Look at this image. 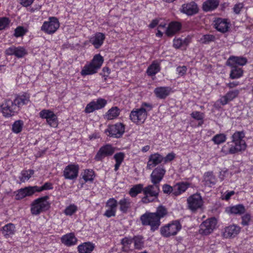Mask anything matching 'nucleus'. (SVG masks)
Instances as JSON below:
<instances>
[{"label": "nucleus", "mask_w": 253, "mask_h": 253, "mask_svg": "<svg viewBox=\"0 0 253 253\" xmlns=\"http://www.w3.org/2000/svg\"><path fill=\"white\" fill-rule=\"evenodd\" d=\"M124 132L125 126L121 123L109 126L105 131L108 136L116 138L120 137Z\"/></svg>", "instance_id": "obj_13"}, {"label": "nucleus", "mask_w": 253, "mask_h": 253, "mask_svg": "<svg viewBox=\"0 0 253 253\" xmlns=\"http://www.w3.org/2000/svg\"><path fill=\"white\" fill-rule=\"evenodd\" d=\"M183 45L182 40L181 39H174L173 46L175 48H179Z\"/></svg>", "instance_id": "obj_61"}, {"label": "nucleus", "mask_w": 253, "mask_h": 253, "mask_svg": "<svg viewBox=\"0 0 253 253\" xmlns=\"http://www.w3.org/2000/svg\"><path fill=\"white\" fill-rule=\"evenodd\" d=\"M247 62V59L245 57L238 56H231L226 62V65L228 66H244Z\"/></svg>", "instance_id": "obj_30"}, {"label": "nucleus", "mask_w": 253, "mask_h": 253, "mask_svg": "<svg viewBox=\"0 0 253 253\" xmlns=\"http://www.w3.org/2000/svg\"><path fill=\"white\" fill-rule=\"evenodd\" d=\"M153 105L150 103L143 102L139 108H134L129 114V119L137 125H141L145 122L148 117V112L152 110Z\"/></svg>", "instance_id": "obj_3"}, {"label": "nucleus", "mask_w": 253, "mask_h": 253, "mask_svg": "<svg viewBox=\"0 0 253 253\" xmlns=\"http://www.w3.org/2000/svg\"><path fill=\"white\" fill-rule=\"evenodd\" d=\"M216 179L212 171H208L204 175V182L205 185L211 187L216 183Z\"/></svg>", "instance_id": "obj_38"}, {"label": "nucleus", "mask_w": 253, "mask_h": 253, "mask_svg": "<svg viewBox=\"0 0 253 253\" xmlns=\"http://www.w3.org/2000/svg\"><path fill=\"white\" fill-rule=\"evenodd\" d=\"M181 28V24L178 22H170L166 30V34L169 37H171L178 32Z\"/></svg>", "instance_id": "obj_35"}, {"label": "nucleus", "mask_w": 253, "mask_h": 253, "mask_svg": "<svg viewBox=\"0 0 253 253\" xmlns=\"http://www.w3.org/2000/svg\"><path fill=\"white\" fill-rule=\"evenodd\" d=\"M52 188L53 187L52 186L51 183L49 182H46L45 183H44L43 185H42L41 187L38 186V192H39L43 190L52 189Z\"/></svg>", "instance_id": "obj_59"}, {"label": "nucleus", "mask_w": 253, "mask_h": 253, "mask_svg": "<svg viewBox=\"0 0 253 253\" xmlns=\"http://www.w3.org/2000/svg\"><path fill=\"white\" fill-rule=\"evenodd\" d=\"M95 177V173L92 169H86L83 173V178L85 182H92Z\"/></svg>", "instance_id": "obj_44"}, {"label": "nucleus", "mask_w": 253, "mask_h": 253, "mask_svg": "<svg viewBox=\"0 0 253 253\" xmlns=\"http://www.w3.org/2000/svg\"><path fill=\"white\" fill-rule=\"evenodd\" d=\"M161 70L160 64L157 61H153L152 64L148 67L146 73L148 76H155Z\"/></svg>", "instance_id": "obj_37"}, {"label": "nucleus", "mask_w": 253, "mask_h": 253, "mask_svg": "<svg viewBox=\"0 0 253 253\" xmlns=\"http://www.w3.org/2000/svg\"><path fill=\"white\" fill-rule=\"evenodd\" d=\"M124 158L125 154L123 152L117 153L114 156V158L115 159L116 162L121 164L123 161Z\"/></svg>", "instance_id": "obj_58"}, {"label": "nucleus", "mask_w": 253, "mask_h": 253, "mask_svg": "<svg viewBox=\"0 0 253 253\" xmlns=\"http://www.w3.org/2000/svg\"><path fill=\"white\" fill-rule=\"evenodd\" d=\"M34 173V170L32 169L22 170L21 173V176L20 177L21 181L24 182L25 181L29 180Z\"/></svg>", "instance_id": "obj_50"}, {"label": "nucleus", "mask_w": 253, "mask_h": 253, "mask_svg": "<svg viewBox=\"0 0 253 253\" xmlns=\"http://www.w3.org/2000/svg\"><path fill=\"white\" fill-rule=\"evenodd\" d=\"M48 199V196H45L34 200L30 205L31 214L33 215H38L48 211L50 208Z\"/></svg>", "instance_id": "obj_4"}, {"label": "nucleus", "mask_w": 253, "mask_h": 253, "mask_svg": "<svg viewBox=\"0 0 253 253\" xmlns=\"http://www.w3.org/2000/svg\"><path fill=\"white\" fill-rule=\"evenodd\" d=\"M163 156L158 153L150 155L147 163V169H151L163 162Z\"/></svg>", "instance_id": "obj_23"}, {"label": "nucleus", "mask_w": 253, "mask_h": 253, "mask_svg": "<svg viewBox=\"0 0 253 253\" xmlns=\"http://www.w3.org/2000/svg\"><path fill=\"white\" fill-rule=\"evenodd\" d=\"M166 172V170L162 165L158 166L153 170L150 175V180L152 184H157L160 185V182L163 180Z\"/></svg>", "instance_id": "obj_15"}, {"label": "nucleus", "mask_w": 253, "mask_h": 253, "mask_svg": "<svg viewBox=\"0 0 253 253\" xmlns=\"http://www.w3.org/2000/svg\"><path fill=\"white\" fill-rule=\"evenodd\" d=\"M105 39V35L102 33H97L89 40V42L96 49L99 48L103 43Z\"/></svg>", "instance_id": "obj_28"}, {"label": "nucleus", "mask_w": 253, "mask_h": 253, "mask_svg": "<svg viewBox=\"0 0 253 253\" xmlns=\"http://www.w3.org/2000/svg\"><path fill=\"white\" fill-rule=\"evenodd\" d=\"M175 157V154L173 153H169L166 157H163L164 164H167L172 161Z\"/></svg>", "instance_id": "obj_57"}, {"label": "nucleus", "mask_w": 253, "mask_h": 253, "mask_svg": "<svg viewBox=\"0 0 253 253\" xmlns=\"http://www.w3.org/2000/svg\"><path fill=\"white\" fill-rule=\"evenodd\" d=\"M5 52L7 55H14L18 58H22L27 54L25 48L22 46H12L6 49Z\"/></svg>", "instance_id": "obj_24"}, {"label": "nucleus", "mask_w": 253, "mask_h": 253, "mask_svg": "<svg viewBox=\"0 0 253 253\" xmlns=\"http://www.w3.org/2000/svg\"><path fill=\"white\" fill-rule=\"evenodd\" d=\"M226 139L227 137L225 134L219 133L214 135L212 138V141L214 143V144L219 145L225 142Z\"/></svg>", "instance_id": "obj_48"}, {"label": "nucleus", "mask_w": 253, "mask_h": 253, "mask_svg": "<svg viewBox=\"0 0 253 253\" xmlns=\"http://www.w3.org/2000/svg\"><path fill=\"white\" fill-rule=\"evenodd\" d=\"M24 126V122L22 120H17L14 122L12 126V130L15 133H19L22 131Z\"/></svg>", "instance_id": "obj_47"}, {"label": "nucleus", "mask_w": 253, "mask_h": 253, "mask_svg": "<svg viewBox=\"0 0 253 253\" xmlns=\"http://www.w3.org/2000/svg\"><path fill=\"white\" fill-rule=\"evenodd\" d=\"M134 248L137 250H141L144 247L143 238L141 236H135L132 238Z\"/></svg>", "instance_id": "obj_45"}, {"label": "nucleus", "mask_w": 253, "mask_h": 253, "mask_svg": "<svg viewBox=\"0 0 253 253\" xmlns=\"http://www.w3.org/2000/svg\"><path fill=\"white\" fill-rule=\"evenodd\" d=\"M60 24L58 19L55 17H51L48 21L43 22L41 30L47 34L54 33L59 28Z\"/></svg>", "instance_id": "obj_10"}, {"label": "nucleus", "mask_w": 253, "mask_h": 253, "mask_svg": "<svg viewBox=\"0 0 253 253\" xmlns=\"http://www.w3.org/2000/svg\"><path fill=\"white\" fill-rule=\"evenodd\" d=\"M182 226L178 220L172 221L160 228L161 235L165 238L176 235L181 230Z\"/></svg>", "instance_id": "obj_7"}, {"label": "nucleus", "mask_w": 253, "mask_h": 253, "mask_svg": "<svg viewBox=\"0 0 253 253\" xmlns=\"http://www.w3.org/2000/svg\"><path fill=\"white\" fill-rule=\"evenodd\" d=\"M191 116L196 120L200 121L199 123V126H201L203 124V119L205 117L204 113H201L199 111H194L191 114Z\"/></svg>", "instance_id": "obj_51"}, {"label": "nucleus", "mask_w": 253, "mask_h": 253, "mask_svg": "<svg viewBox=\"0 0 253 253\" xmlns=\"http://www.w3.org/2000/svg\"><path fill=\"white\" fill-rule=\"evenodd\" d=\"M61 241L65 246L71 247L77 244L78 239L74 233H69L62 236Z\"/></svg>", "instance_id": "obj_27"}, {"label": "nucleus", "mask_w": 253, "mask_h": 253, "mask_svg": "<svg viewBox=\"0 0 253 253\" xmlns=\"http://www.w3.org/2000/svg\"><path fill=\"white\" fill-rule=\"evenodd\" d=\"M78 210V207L74 204H72L65 209L63 213L67 216H72Z\"/></svg>", "instance_id": "obj_46"}, {"label": "nucleus", "mask_w": 253, "mask_h": 253, "mask_svg": "<svg viewBox=\"0 0 253 253\" xmlns=\"http://www.w3.org/2000/svg\"><path fill=\"white\" fill-rule=\"evenodd\" d=\"M131 203L129 199L124 198L118 202V205L120 211L123 213H126L131 209Z\"/></svg>", "instance_id": "obj_33"}, {"label": "nucleus", "mask_w": 253, "mask_h": 253, "mask_svg": "<svg viewBox=\"0 0 253 253\" xmlns=\"http://www.w3.org/2000/svg\"><path fill=\"white\" fill-rule=\"evenodd\" d=\"M218 0H207L202 4V9L204 11H211L215 9L219 5Z\"/></svg>", "instance_id": "obj_34"}, {"label": "nucleus", "mask_w": 253, "mask_h": 253, "mask_svg": "<svg viewBox=\"0 0 253 253\" xmlns=\"http://www.w3.org/2000/svg\"><path fill=\"white\" fill-rule=\"evenodd\" d=\"M239 84V82H230L229 83L226 84V86L229 89H233L237 86Z\"/></svg>", "instance_id": "obj_63"}, {"label": "nucleus", "mask_w": 253, "mask_h": 253, "mask_svg": "<svg viewBox=\"0 0 253 253\" xmlns=\"http://www.w3.org/2000/svg\"><path fill=\"white\" fill-rule=\"evenodd\" d=\"M1 112L5 117H10L17 113L19 109L16 106L13 101L7 99L0 106Z\"/></svg>", "instance_id": "obj_11"}, {"label": "nucleus", "mask_w": 253, "mask_h": 253, "mask_svg": "<svg viewBox=\"0 0 253 253\" xmlns=\"http://www.w3.org/2000/svg\"><path fill=\"white\" fill-rule=\"evenodd\" d=\"M79 166L72 164L67 166L63 170V176L65 179L74 180L77 178L79 171Z\"/></svg>", "instance_id": "obj_16"}, {"label": "nucleus", "mask_w": 253, "mask_h": 253, "mask_svg": "<svg viewBox=\"0 0 253 253\" xmlns=\"http://www.w3.org/2000/svg\"><path fill=\"white\" fill-rule=\"evenodd\" d=\"M115 151V148L111 144H106L101 147L95 156L94 160L102 161L105 157L112 156Z\"/></svg>", "instance_id": "obj_12"}, {"label": "nucleus", "mask_w": 253, "mask_h": 253, "mask_svg": "<svg viewBox=\"0 0 253 253\" xmlns=\"http://www.w3.org/2000/svg\"><path fill=\"white\" fill-rule=\"evenodd\" d=\"M160 186L157 184H152L143 187L144 196L141 198V202L146 204L156 201L160 192Z\"/></svg>", "instance_id": "obj_5"}, {"label": "nucleus", "mask_w": 253, "mask_h": 253, "mask_svg": "<svg viewBox=\"0 0 253 253\" xmlns=\"http://www.w3.org/2000/svg\"><path fill=\"white\" fill-rule=\"evenodd\" d=\"M245 133L243 131H236L232 136V141L224 145L221 152L225 155L234 154L238 152L244 150L246 148V144L243 138Z\"/></svg>", "instance_id": "obj_2"}, {"label": "nucleus", "mask_w": 253, "mask_h": 253, "mask_svg": "<svg viewBox=\"0 0 253 253\" xmlns=\"http://www.w3.org/2000/svg\"><path fill=\"white\" fill-rule=\"evenodd\" d=\"M162 189L165 194H170L172 193L173 195L174 186L172 187L169 184H165L163 185Z\"/></svg>", "instance_id": "obj_54"}, {"label": "nucleus", "mask_w": 253, "mask_h": 253, "mask_svg": "<svg viewBox=\"0 0 253 253\" xmlns=\"http://www.w3.org/2000/svg\"><path fill=\"white\" fill-rule=\"evenodd\" d=\"M133 242V240H132V238L125 237L123 238L121 240V244L123 245L122 247V251L128 253L130 251H131V246Z\"/></svg>", "instance_id": "obj_43"}, {"label": "nucleus", "mask_w": 253, "mask_h": 253, "mask_svg": "<svg viewBox=\"0 0 253 253\" xmlns=\"http://www.w3.org/2000/svg\"><path fill=\"white\" fill-rule=\"evenodd\" d=\"M141 192L143 193V184H137L130 189L128 193L130 197L134 198Z\"/></svg>", "instance_id": "obj_41"}, {"label": "nucleus", "mask_w": 253, "mask_h": 253, "mask_svg": "<svg viewBox=\"0 0 253 253\" xmlns=\"http://www.w3.org/2000/svg\"><path fill=\"white\" fill-rule=\"evenodd\" d=\"M251 221V215L250 213H246L242 216L241 224L243 226H248Z\"/></svg>", "instance_id": "obj_53"}, {"label": "nucleus", "mask_w": 253, "mask_h": 253, "mask_svg": "<svg viewBox=\"0 0 253 253\" xmlns=\"http://www.w3.org/2000/svg\"><path fill=\"white\" fill-rule=\"evenodd\" d=\"M117 206V201L115 198H110L106 203L105 207L107 209L104 213V215L107 217L115 216Z\"/></svg>", "instance_id": "obj_22"}, {"label": "nucleus", "mask_w": 253, "mask_h": 253, "mask_svg": "<svg viewBox=\"0 0 253 253\" xmlns=\"http://www.w3.org/2000/svg\"><path fill=\"white\" fill-rule=\"evenodd\" d=\"M30 95L29 93L24 92L22 95H16L13 101L18 109L23 105H27L30 102Z\"/></svg>", "instance_id": "obj_26"}, {"label": "nucleus", "mask_w": 253, "mask_h": 253, "mask_svg": "<svg viewBox=\"0 0 253 253\" xmlns=\"http://www.w3.org/2000/svg\"><path fill=\"white\" fill-rule=\"evenodd\" d=\"M20 3L23 6L27 7L32 4L34 0H19Z\"/></svg>", "instance_id": "obj_62"}, {"label": "nucleus", "mask_w": 253, "mask_h": 253, "mask_svg": "<svg viewBox=\"0 0 253 253\" xmlns=\"http://www.w3.org/2000/svg\"><path fill=\"white\" fill-rule=\"evenodd\" d=\"M9 20L7 17L0 18V30L4 29L9 24Z\"/></svg>", "instance_id": "obj_55"}, {"label": "nucleus", "mask_w": 253, "mask_h": 253, "mask_svg": "<svg viewBox=\"0 0 253 253\" xmlns=\"http://www.w3.org/2000/svg\"><path fill=\"white\" fill-rule=\"evenodd\" d=\"M244 4L242 2H239L234 5L233 10L236 14H239L241 11L244 8Z\"/></svg>", "instance_id": "obj_56"}, {"label": "nucleus", "mask_w": 253, "mask_h": 253, "mask_svg": "<svg viewBox=\"0 0 253 253\" xmlns=\"http://www.w3.org/2000/svg\"><path fill=\"white\" fill-rule=\"evenodd\" d=\"M40 117L42 119H46L47 123L52 127H57L58 126V120L56 115L53 111L43 109L40 113Z\"/></svg>", "instance_id": "obj_14"}, {"label": "nucleus", "mask_w": 253, "mask_h": 253, "mask_svg": "<svg viewBox=\"0 0 253 253\" xmlns=\"http://www.w3.org/2000/svg\"><path fill=\"white\" fill-rule=\"evenodd\" d=\"M231 70L230 74V78L232 79H238L241 77L243 74V70L238 66H230Z\"/></svg>", "instance_id": "obj_40"}, {"label": "nucleus", "mask_w": 253, "mask_h": 253, "mask_svg": "<svg viewBox=\"0 0 253 253\" xmlns=\"http://www.w3.org/2000/svg\"><path fill=\"white\" fill-rule=\"evenodd\" d=\"M95 247L94 244L87 242L79 245L77 249L79 253H91Z\"/></svg>", "instance_id": "obj_36"}, {"label": "nucleus", "mask_w": 253, "mask_h": 253, "mask_svg": "<svg viewBox=\"0 0 253 253\" xmlns=\"http://www.w3.org/2000/svg\"><path fill=\"white\" fill-rule=\"evenodd\" d=\"M14 224L9 223L3 226L0 231L5 238H9L15 234L16 232Z\"/></svg>", "instance_id": "obj_32"}, {"label": "nucleus", "mask_w": 253, "mask_h": 253, "mask_svg": "<svg viewBox=\"0 0 253 253\" xmlns=\"http://www.w3.org/2000/svg\"><path fill=\"white\" fill-rule=\"evenodd\" d=\"M159 23V20L157 19L152 20V22L149 24V27L151 28H155Z\"/></svg>", "instance_id": "obj_64"}, {"label": "nucleus", "mask_w": 253, "mask_h": 253, "mask_svg": "<svg viewBox=\"0 0 253 253\" xmlns=\"http://www.w3.org/2000/svg\"><path fill=\"white\" fill-rule=\"evenodd\" d=\"M107 104V101L103 98H98L96 101H92L87 104L84 109L85 113H90L96 110L103 108Z\"/></svg>", "instance_id": "obj_17"}, {"label": "nucleus", "mask_w": 253, "mask_h": 253, "mask_svg": "<svg viewBox=\"0 0 253 253\" xmlns=\"http://www.w3.org/2000/svg\"><path fill=\"white\" fill-rule=\"evenodd\" d=\"M26 33V30L23 27L18 26L17 27L15 31L14 35L15 37H20L24 36Z\"/></svg>", "instance_id": "obj_52"}, {"label": "nucleus", "mask_w": 253, "mask_h": 253, "mask_svg": "<svg viewBox=\"0 0 253 253\" xmlns=\"http://www.w3.org/2000/svg\"><path fill=\"white\" fill-rule=\"evenodd\" d=\"M120 113V109L117 107H113L108 111L105 118L108 120H113L116 118Z\"/></svg>", "instance_id": "obj_39"}, {"label": "nucleus", "mask_w": 253, "mask_h": 253, "mask_svg": "<svg viewBox=\"0 0 253 253\" xmlns=\"http://www.w3.org/2000/svg\"><path fill=\"white\" fill-rule=\"evenodd\" d=\"M191 184L187 182H178L174 185L173 195L177 196L186 191Z\"/></svg>", "instance_id": "obj_31"}, {"label": "nucleus", "mask_w": 253, "mask_h": 253, "mask_svg": "<svg viewBox=\"0 0 253 253\" xmlns=\"http://www.w3.org/2000/svg\"><path fill=\"white\" fill-rule=\"evenodd\" d=\"M168 214L167 209L162 205L158 206L156 211L154 212H146L141 215L140 220L142 225L149 226L152 232L157 230L161 224V219Z\"/></svg>", "instance_id": "obj_1"}, {"label": "nucleus", "mask_w": 253, "mask_h": 253, "mask_svg": "<svg viewBox=\"0 0 253 253\" xmlns=\"http://www.w3.org/2000/svg\"><path fill=\"white\" fill-rule=\"evenodd\" d=\"M217 224L215 217H211L203 221L200 225L199 233L202 236H207L213 232Z\"/></svg>", "instance_id": "obj_8"}, {"label": "nucleus", "mask_w": 253, "mask_h": 253, "mask_svg": "<svg viewBox=\"0 0 253 253\" xmlns=\"http://www.w3.org/2000/svg\"><path fill=\"white\" fill-rule=\"evenodd\" d=\"M38 186H28L18 190L15 196L17 200H21L26 197L31 196L38 192Z\"/></svg>", "instance_id": "obj_18"}, {"label": "nucleus", "mask_w": 253, "mask_h": 253, "mask_svg": "<svg viewBox=\"0 0 253 253\" xmlns=\"http://www.w3.org/2000/svg\"><path fill=\"white\" fill-rule=\"evenodd\" d=\"M187 70V68L185 66H178L176 68V71L178 72V75L180 76H184L186 74Z\"/></svg>", "instance_id": "obj_60"}, {"label": "nucleus", "mask_w": 253, "mask_h": 253, "mask_svg": "<svg viewBox=\"0 0 253 253\" xmlns=\"http://www.w3.org/2000/svg\"><path fill=\"white\" fill-rule=\"evenodd\" d=\"M188 208L193 212L202 209L204 205V201L200 194H194L187 199Z\"/></svg>", "instance_id": "obj_9"}, {"label": "nucleus", "mask_w": 253, "mask_h": 253, "mask_svg": "<svg viewBox=\"0 0 253 253\" xmlns=\"http://www.w3.org/2000/svg\"><path fill=\"white\" fill-rule=\"evenodd\" d=\"M103 61L102 56L99 54H96L90 62L84 66L81 72V75L82 76H85L96 73L101 68Z\"/></svg>", "instance_id": "obj_6"}, {"label": "nucleus", "mask_w": 253, "mask_h": 253, "mask_svg": "<svg viewBox=\"0 0 253 253\" xmlns=\"http://www.w3.org/2000/svg\"><path fill=\"white\" fill-rule=\"evenodd\" d=\"M180 11L188 16H192L198 13L199 7L195 2L192 1L190 2L183 4Z\"/></svg>", "instance_id": "obj_20"}, {"label": "nucleus", "mask_w": 253, "mask_h": 253, "mask_svg": "<svg viewBox=\"0 0 253 253\" xmlns=\"http://www.w3.org/2000/svg\"><path fill=\"white\" fill-rule=\"evenodd\" d=\"M241 229L239 226L233 224L224 228L222 235L225 238H234L239 234Z\"/></svg>", "instance_id": "obj_19"}, {"label": "nucleus", "mask_w": 253, "mask_h": 253, "mask_svg": "<svg viewBox=\"0 0 253 253\" xmlns=\"http://www.w3.org/2000/svg\"><path fill=\"white\" fill-rule=\"evenodd\" d=\"M216 37L214 35L211 34H206L203 35L200 39V42L203 44H209L211 42L215 41Z\"/></svg>", "instance_id": "obj_49"}, {"label": "nucleus", "mask_w": 253, "mask_h": 253, "mask_svg": "<svg viewBox=\"0 0 253 253\" xmlns=\"http://www.w3.org/2000/svg\"><path fill=\"white\" fill-rule=\"evenodd\" d=\"M214 27L218 31L222 33L228 31L230 23L227 19L219 18L214 21Z\"/></svg>", "instance_id": "obj_25"}, {"label": "nucleus", "mask_w": 253, "mask_h": 253, "mask_svg": "<svg viewBox=\"0 0 253 253\" xmlns=\"http://www.w3.org/2000/svg\"><path fill=\"white\" fill-rule=\"evenodd\" d=\"M171 91V88L169 86H161L156 87L154 90V93L157 98L165 99Z\"/></svg>", "instance_id": "obj_29"}, {"label": "nucleus", "mask_w": 253, "mask_h": 253, "mask_svg": "<svg viewBox=\"0 0 253 253\" xmlns=\"http://www.w3.org/2000/svg\"><path fill=\"white\" fill-rule=\"evenodd\" d=\"M240 90L239 89H231L229 90L225 95H222L218 100V102L222 105L227 104L239 96Z\"/></svg>", "instance_id": "obj_21"}, {"label": "nucleus", "mask_w": 253, "mask_h": 253, "mask_svg": "<svg viewBox=\"0 0 253 253\" xmlns=\"http://www.w3.org/2000/svg\"><path fill=\"white\" fill-rule=\"evenodd\" d=\"M245 208L243 205H237L229 208L228 213L234 214L241 215L245 213Z\"/></svg>", "instance_id": "obj_42"}]
</instances>
